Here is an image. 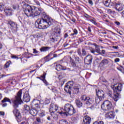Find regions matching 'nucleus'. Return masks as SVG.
Returning a JSON list of instances; mask_svg holds the SVG:
<instances>
[{
	"instance_id": "obj_16",
	"label": "nucleus",
	"mask_w": 124,
	"mask_h": 124,
	"mask_svg": "<svg viewBox=\"0 0 124 124\" xmlns=\"http://www.w3.org/2000/svg\"><path fill=\"white\" fill-rule=\"evenodd\" d=\"M115 9L119 12L122 11V10L124 9V5L120 2L116 3L115 5Z\"/></svg>"
},
{
	"instance_id": "obj_53",
	"label": "nucleus",
	"mask_w": 124,
	"mask_h": 124,
	"mask_svg": "<svg viewBox=\"0 0 124 124\" xmlns=\"http://www.w3.org/2000/svg\"><path fill=\"white\" fill-rule=\"evenodd\" d=\"M115 24H116V25L117 26H120L121 25V23L118 21H115Z\"/></svg>"
},
{
	"instance_id": "obj_26",
	"label": "nucleus",
	"mask_w": 124,
	"mask_h": 124,
	"mask_svg": "<svg viewBox=\"0 0 124 124\" xmlns=\"http://www.w3.org/2000/svg\"><path fill=\"white\" fill-rule=\"evenodd\" d=\"M76 103L78 108H81V107L83 106V103H82V102H81V101L79 100H76Z\"/></svg>"
},
{
	"instance_id": "obj_38",
	"label": "nucleus",
	"mask_w": 124,
	"mask_h": 124,
	"mask_svg": "<svg viewBox=\"0 0 124 124\" xmlns=\"http://www.w3.org/2000/svg\"><path fill=\"white\" fill-rule=\"evenodd\" d=\"M75 58L76 60V62L78 63H80V62H81V59H80V58L78 57H75Z\"/></svg>"
},
{
	"instance_id": "obj_5",
	"label": "nucleus",
	"mask_w": 124,
	"mask_h": 124,
	"mask_svg": "<svg viewBox=\"0 0 124 124\" xmlns=\"http://www.w3.org/2000/svg\"><path fill=\"white\" fill-rule=\"evenodd\" d=\"M33 106H35V108H31L30 110V114L32 116H36L37 113H38V110L37 109H40V101L38 100L33 99L32 102Z\"/></svg>"
},
{
	"instance_id": "obj_32",
	"label": "nucleus",
	"mask_w": 124,
	"mask_h": 124,
	"mask_svg": "<svg viewBox=\"0 0 124 124\" xmlns=\"http://www.w3.org/2000/svg\"><path fill=\"white\" fill-rule=\"evenodd\" d=\"M89 21L93 23V24H94V25H97V23H96V20H95V18H93L92 19H90Z\"/></svg>"
},
{
	"instance_id": "obj_29",
	"label": "nucleus",
	"mask_w": 124,
	"mask_h": 124,
	"mask_svg": "<svg viewBox=\"0 0 124 124\" xmlns=\"http://www.w3.org/2000/svg\"><path fill=\"white\" fill-rule=\"evenodd\" d=\"M95 51L96 53L98 54H101V52L100 51V48H99V46L97 45H95Z\"/></svg>"
},
{
	"instance_id": "obj_62",
	"label": "nucleus",
	"mask_w": 124,
	"mask_h": 124,
	"mask_svg": "<svg viewBox=\"0 0 124 124\" xmlns=\"http://www.w3.org/2000/svg\"><path fill=\"white\" fill-rule=\"evenodd\" d=\"M0 115L1 116H4V112H3L2 111H0Z\"/></svg>"
},
{
	"instance_id": "obj_15",
	"label": "nucleus",
	"mask_w": 124,
	"mask_h": 124,
	"mask_svg": "<svg viewBox=\"0 0 124 124\" xmlns=\"http://www.w3.org/2000/svg\"><path fill=\"white\" fill-rule=\"evenodd\" d=\"M78 54L80 57H84L87 55V51H86L85 48H82L81 51V49L78 48Z\"/></svg>"
},
{
	"instance_id": "obj_33",
	"label": "nucleus",
	"mask_w": 124,
	"mask_h": 124,
	"mask_svg": "<svg viewBox=\"0 0 124 124\" xmlns=\"http://www.w3.org/2000/svg\"><path fill=\"white\" fill-rule=\"evenodd\" d=\"M51 116L55 120H57L58 119V115H57V113H52Z\"/></svg>"
},
{
	"instance_id": "obj_47",
	"label": "nucleus",
	"mask_w": 124,
	"mask_h": 124,
	"mask_svg": "<svg viewBox=\"0 0 124 124\" xmlns=\"http://www.w3.org/2000/svg\"><path fill=\"white\" fill-rule=\"evenodd\" d=\"M105 50H102V51L101 52V54H100V55H102L103 56H104V55H105Z\"/></svg>"
},
{
	"instance_id": "obj_30",
	"label": "nucleus",
	"mask_w": 124,
	"mask_h": 124,
	"mask_svg": "<svg viewBox=\"0 0 124 124\" xmlns=\"http://www.w3.org/2000/svg\"><path fill=\"white\" fill-rule=\"evenodd\" d=\"M73 32V33L71 34V36H76V35L78 34V31L76 29H74Z\"/></svg>"
},
{
	"instance_id": "obj_49",
	"label": "nucleus",
	"mask_w": 124,
	"mask_h": 124,
	"mask_svg": "<svg viewBox=\"0 0 124 124\" xmlns=\"http://www.w3.org/2000/svg\"><path fill=\"white\" fill-rule=\"evenodd\" d=\"M120 62V59L119 58H116L114 60V62Z\"/></svg>"
},
{
	"instance_id": "obj_7",
	"label": "nucleus",
	"mask_w": 124,
	"mask_h": 124,
	"mask_svg": "<svg viewBox=\"0 0 124 124\" xmlns=\"http://www.w3.org/2000/svg\"><path fill=\"white\" fill-rule=\"evenodd\" d=\"M101 108H105V110L107 111L113 109V105L109 101H105L101 105Z\"/></svg>"
},
{
	"instance_id": "obj_28",
	"label": "nucleus",
	"mask_w": 124,
	"mask_h": 124,
	"mask_svg": "<svg viewBox=\"0 0 124 124\" xmlns=\"http://www.w3.org/2000/svg\"><path fill=\"white\" fill-rule=\"evenodd\" d=\"M101 63H102L103 65H106V64H108V63H109V61L107 59H104L101 62Z\"/></svg>"
},
{
	"instance_id": "obj_34",
	"label": "nucleus",
	"mask_w": 124,
	"mask_h": 124,
	"mask_svg": "<svg viewBox=\"0 0 124 124\" xmlns=\"http://www.w3.org/2000/svg\"><path fill=\"white\" fill-rule=\"evenodd\" d=\"M44 117H45V113L44 112H41L39 114V118L44 119Z\"/></svg>"
},
{
	"instance_id": "obj_19",
	"label": "nucleus",
	"mask_w": 124,
	"mask_h": 124,
	"mask_svg": "<svg viewBox=\"0 0 124 124\" xmlns=\"http://www.w3.org/2000/svg\"><path fill=\"white\" fill-rule=\"evenodd\" d=\"M45 122L44 118H41L40 117H36V122L34 123V124H42V123Z\"/></svg>"
},
{
	"instance_id": "obj_36",
	"label": "nucleus",
	"mask_w": 124,
	"mask_h": 124,
	"mask_svg": "<svg viewBox=\"0 0 124 124\" xmlns=\"http://www.w3.org/2000/svg\"><path fill=\"white\" fill-rule=\"evenodd\" d=\"M10 62H11L10 61H9L5 63L4 66L6 68H7V67H9V65H10Z\"/></svg>"
},
{
	"instance_id": "obj_20",
	"label": "nucleus",
	"mask_w": 124,
	"mask_h": 124,
	"mask_svg": "<svg viewBox=\"0 0 124 124\" xmlns=\"http://www.w3.org/2000/svg\"><path fill=\"white\" fill-rule=\"evenodd\" d=\"M4 12L7 16L12 15V10L10 8H5Z\"/></svg>"
},
{
	"instance_id": "obj_54",
	"label": "nucleus",
	"mask_w": 124,
	"mask_h": 124,
	"mask_svg": "<svg viewBox=\"0 0 124 124\" xmlns=\"http://www.w3.org/2000/svg\"><path fill=\"white\" fill-rule=\"evenodd\" d=\"M78 42H80L81 43V42H83V39L82 38H79L78 40Z\"/></svg>"
},
{
	"instance_id": "obj_50",
	"label": "nucleus",
	"mask_w": 124,
	"mask_h": 124,
	"mask_svg": "<svg viewBox=\"0 0 124 124\" xmlns=\"http://www.w3.org/2000/svg\"><path fill=\"white\" fill-rule=\"evenodd\" d=\"M42 80L43 82L45 84H46V85H47V81L46 80V79H45V78L43 79H42Z\"/></svg>"
},
{
	"instance_id": "obj_60",
	"label": "nucleus",
	"mask_w": 124,
	"mask_h": 124,
	"mask_svg": "<svg viewBox=\"0 0 124 124\" xmlns=\"http://www.w3.org/2000/svg\"><path fill=\"white\" fill-rule=\"evenodd\" d=\"M88 31H89V32H92V29H91V27H88Z\"/></svg>"
},
{
	"instance_id": "obj_22",
	"label": "nucleus",
	"mask_w": 124,
	"mask_h": 124,
	"mask_svg": "<svg viewBox=\"0 0 124 124\" xmlns=\"http://www.w3.org/2000/svg\"><path fill=\"white\" fill-rule=\"evenodd\" d=\"M51 49V47L49 46H43L40 49V51L41 52H47V51H49Z\"/></svg>"
},
{
	"instance_id": "obj_23",
	"label": "nucleus",
	"mask_w": 124,
	"mask_h": 124,
	"mask_svg": "<svg viewBox=\"0 0 124 124\" xmlns=\"http://www.w3.org/2000/svg\"><path fill=\"white\" fill-rule=\"evenodd\" d=\"M1 102H2V103H4V102H9V103L11 104H13L12 103V99L11 100H10V99L7 98V97H5L2 101Z\"/></svg>"
},
{
	"instance_id": "obj_40",
	"label": "nucleus",
	"mask_w": 124,
	"mask_h": 124,
	"mask_svg": "<svg viewBox=\"0 0 124 124\" xmlns=\"http://www.w3.org/2000/svg\"><path fill=\"white\" fill-rule=\"evenodd\" d=\"M93 124H104V122L102 121H100L99 122L95 121L94 122Z\"/></svg>"
},
{
	"instance_id": "obj_12",
	"label": "nucleus",
	"mask_w": 124,
	"mask_h": 124,
	"mask_svg": "<svg viewBox=\"0 0 124 124\" xmlns=\"http://www.w3.org/2000/svg\"><path fill=\"white\" fill-rule=\"evenodd\" d=\"M23 100L24 102H30V100H31V96H30L29 92H25L23 95Z\"/></svg>"
},
{
	"instance_id": "obj_3",
	"label": "nucleus",
	"mask_w": 124,
	"mask_h": 124,
	"mask_svg": "<svg viewBox=\"0 0 124 124\" xmlns=\"http://www.w3.org/2000/svg\"><path fill=\"white\" fill-rule=\"evenodd\" d=\"M60 115H64L65 114H68L69 116H72L74 114L76 113V110L73 105L70 104H66L64 106V108L61 109V111H57Z\"/></svg>"
},
{
	"instance_id": "obj_41",
	"label": "nucleus",
	"mask_w": 124,
	"mask_h": 124,
	"mask_svg": "<svg viewBox=\"0 0 124 124\" xmlns=\"http://www.w3.org/2000/svg\"><path fill=\"white\" fill-rule=\"evenodd\" d=\"M51 90L52 92H53V93H57L58 92V89H56V88H55V87L51 88Z\"/></svg>"
},
{
	"instance_id": "obj_45",
	"label": "nucleus",
	"mask_w": 124,
	"mask_h": 124,
	"mask_svg": "<svg viewBox=\"0 0 124 124\" xmlns=\"http://www.w3.org/2000/svg\"><path fill=\"white\" fill-rule=\"evenodd\" d=\"M46 76V73H45L43 74V75L41 77V78H42V80L43 79H45Z\"/></svg>"
},
{
	"instance_id": "obj_39",
	"label": "nucleus",
	"mask_w": 124,
	"mask_h": 124,
	"mask_svg": "<svg viewBox=\"0 0 124 124\" xmlns=\"http://www.w3.org/2000/svg\"><path fill=\"white\" fill-rule=\"evenodd\" d=\"M104 5L107 7H108L109 5H110V3H109V0H106L104 3Z\"/></svg>"
},
{
	"instance_id": "obj_24",
	"label": "nucleus",
	"mask_w": 124,
	"mask_h": 124,
	"mask_svg": "<svg viewBox=\"0 0 124 124\" xmlns=\"http://www.w3.org/2000/svg\"><path fill=\"white\" fill-rule=\"evenodd\" d=\"M54 34L56 36H60V34H61V29H60V28H55Z\"/></svg>"
},
{
	"instance_id": "obj_43",
	"label": "nucleus",
	"mask_w": 124,
	"mask_h": 124,
	"mask_svg": "<svg viewBox=\"0 0 124 124\" xmlns=\"http://www.w3.org/2000/svg\"><path fill=\"white\" fill-rule=\"evenodd\" d=\"M50 100H49L48 99H46L45 101V103L46 105L49 104V103H50Z\"/></svg>"
},
{
	"instance_id": "obj_2",
	"label": "nucleus",
	"mask_w": 124,
	"mask_h": 124,
	"mask_svg": "<svg viewBox=\"0 0 124 124\" xmlns=\"http://www.w3.org/2000/svg\"><path fill=\"white\" fill-rule=\"evenodd\" d=\"M22 90H20L18 92L14 98H12V101L13 107L15 109L13 110V113L16 116V120L17 122H20L22 120V116H21V113L20 111L16 108H18L19 105L24 103L23 100H22Z\"/></svg>"
},
{
	"instance_id": "obj_42",
	"label": "nucleus",
	"mask_w": 124,
	"mask_h": 124,
	"mask_svg": "<svg viewBox=\"0 0 124 124\" xmlns=\"http://www.w3.org/2000/svg\"><path fill=\"white\" fill-rule=\"evenodd\" d=\"M12 59H15L16 60H18L19 58L18 57V56H17V55H13L11 56Z\"/></svg>"
},
{
	"instance_id": "obj_9",
	"label": "nucleus",
	"mask_w": 124,
	"mask_h": 124,
	"mask_svg": "<svg viewBox=\"0 0 124 124\" xmlns=\"http://www.w3.org/2000/svg\"><path fill=\"white\" fill-rule=\"evenodd\" d=\"M8 24L10 26L11 29L13 32L17 31V29L18 28L17 27V23L13 21L10 20L8 21Z\"/></svg>"
},
{
	"instance_id": "obj_14",
	"label": "nucleus",
	"mask_w": 124,
	"mask_h": 124,
	"mask_svg": "<svg viewBox=\"0 0 124 124\" xmlns=\"http://www.w3.org/2000/svg\"><path fill=\"white\" fill-rule=\"evenodd\" d=\"M55 69L57 70V71H61V70H70V69L66 68V67L64 66H62L61 64L56 65Z\"/></svg>"
},
{
	"instance_id": "obj_25",
	"label": "nucleus",
	"mask_w": 124,
	"mask_h": 124,
	"mask_svg": "<svg viewBox=\"0 0 124 124\" xmlns=\"http://www.w3.org/2000/svg\"><path fill=\"white\" fill-rule=\"evenodd\" d=\"M73 93L74 94H78L79 93V88L76 86L73 87Z\"/></svg>"
},
{
	"instance_id": "obj_57",
	"label": "nucleus",
	"mask_w": 124,
	"mask_h": 124,
	"mask_svg": "<svg viewBox=\"0 0 124 124\" xmlns=\"http://www.w3.org/2000/svg\"><path fill=\"white\" fill-rule=\"evenodd\" d=\"M112 48L113 49H119V46H113Z\"/></svg>"
},
{
	"instance_id": "obj_44",
	"label": "nucleus",
	"mask_w": 124,
	"mask_h": 124,
	"mask_svg": "<svg viewBox=\"0 0 124 124\" xmlns=\"http://www.w3.org/2000/svg\"><path fill=\"white\" fill-rule=\"evenodd\" d=\"M34 2L37 5H40V3H39V1H38L37 0H34Z\"/></svg>"
},
{
	"instance_id": "obj_56",
	"label": "nucleus",
	"mask_w": 124,
	"mask_h": 124,
	"mask_svg": "<svg viewBox=\"0 0 124 124\" xmlns=\"http://www.w3.org/2000/svg\"><path fill=\"white\" fill-rule=\"evenodd\" d=\"M64 38H66L67 37H68V34H67V33H65L64 35Z\"/></svg>"
},
{
	"instance_id": "obj_18",
	"label": "nucleus",
	"mask_w": 124,
	"mask_h": 124,
	"mask_svg": "<svg viewBox=\"0 0 124 124\" xmlns=\"http://www.w3.org/2000/svg\"><path fill=\"white\" fill-rule=\"evenodd\" d=\"M92 122V119L90 117H85L83 118L82 124H90Z\"/></svg>"
},
{
	"instance_id": "obj_21",
	"label": "nucleus",
	"mask_w": 124,
	"mask_h": 124,
	"mask_svg": "<svg viewBox=\"0 0 124 124\" xmlns=\"http://www.w3.org/2000/svg\"><path fill=\"white\" fill-rule=\"evenodd\" d=\"M70 62L73 67H77V63L75 62L73 58L70 57Z\"/></svg>"
},
{
	"instance_id": "obj_4",
	"label": "nucleus",
	"mask_w": 124,
	"mask_h": 124,
	"mask_svg": "<svg viewBox=\"0 0 124 124\" xmlns=\"http://www.w3.org/2000/svg\"><path fill=\"white\" fill-rule=\"evenodd\" d=\"M111 88L114 91V95L113 98L115 101H118V99L120 97V93L122 92V89H123V84L119 83L117 85H114L111 86Z\"/></svg>"
},
{
	"instance_id": "obj_48",
	"label": "nucleus",
	"mask_w": 124,
	"mask_h": 124,
	"mask_svg": "<svg viewBox=\"0 0 124 124\" xmlns=\"http://www.w3.org/2000/svg\"><path fill=\"white\" fill-rule=\"evenodd\" d=\"M108 94L110 97H112L113 96H112V92H111V91H109L108 93Z\"/></svg>"
},
{
	"instance_id": "obj_17",
	"label": "nucleus",
	"mask_w": 124,
	"mask_h": 124,
	"mask_svg": "<svg viewBox=\"0 0 124 124\" xmlns=\"http://www.w3.org/2000/svg\"><path fill=\"white\" fill-rule=\"evenodd\" d=\"M96 94L97 96H99L101 97V98H103V96H104V92L99 89H96Z\"/></svg>"
},
{
	"instance_id": "obj_35",
	"label": "nucleus",
	"mask_w": 124,
	"mask_h": 124,
	"mask_svg": "<svg viewBox=\"0 0 124 124\" xmlns=\"http://www.w3.org/2000/svg\"><path fill=\"white\" fill-rule=\"evenodd\" d=\"M24 108L25 109V110H26V111H31V109L30 106L27 105H24Z\"/></svg>"
},
{
	"instance_id": "obj_11",
	"label": "nucleus",
	"mask_w": 124,
	"mask_h": 124,
	"mask_svg": "<svg viewBox=\"0 0 124 124\" xmlns=\"http://www.w3.org/2000/svg\"><path fill=\"white\" fill-rule=\"evenodd\" d=\"M93 56L91 54H88L84 58V62H86V64H91L93 62Z\"/></svg>"
},
{
	"instance_id": "obj_37",
	"label": "nucleus",
	"mask_w": 124,
	"mask_h": 124,
	"mask_svg": "<svg viewBox=\"0 0 124 124\" xmlns=\"http://www.w3.org/2000/svg\"><path fill=\"white\" fill-rule=\"evenodd\" d=\"M4 8V5H3V3H0V11H2Z\"/></svg>"
},
{
	"instance_id": "obj_52",
	"label": "nucleus",
	"mask_w": 124,
	"mask_h": 124,
	"mask_svg": "<svg viewBox=\"0 0 124 124\" xmlns=\"http://www.w3.org/2000/svg\"><path fill=\"white\" fill-rule=\"evenodd\" d=\"M88 2L90 4H91V5H93V1H92V0H89Z\"/></svg>"
},
{
	"instance_id": "obj_6",
	"label": "nucleus",
	"mask_w": 124,
	"mask_h": 124,
	"mask_svg": "<svg viewBox=\"0 0 124 124\" xmlns=\"http://www.w3.org/2000/svg\"><path fill=\"white\" fill-rule=\"evenodd\" d=\"M81 101L82 102H85V104L87 105L89 108H91L93 104V102L94 101V98L88 97L86 95H83L80 97Z\"/></svg>"
},
{
	"instance_id": "obj_1",
	"label": "nucleus",
	"mask_w": 124,
	"mask_h": 124,
	"mask_svg": "<svg viewBox=\"0 0 124 124\" xmlns=\"http://www.w3.org/2000/svg\"><path fill=\"white\" fill-rule=\"evenodd\" d=\"M24 12L27 17H36L41 15V18H38L35 23L36 28L40 30H45L50 26L53 25L55 20L47 15L42 8H37L31 6L28 4H24Z\"/></svg>"
},
{
	"instance_id": "obj_55",
	"label": "nucleus",
	"mask_w": 124,
	"mask_h": 124,
	"mask_svg": "<svg viewBox=\"0 0 124 124\" xmlns=\"http://www.w3.org/2000/svg\"><path fill=\"white\" fill-rule=\"evenodd\" d=\"M91 53H92V54H93V55H96V54H95V52H96L95 50H91Z\"/></svg>"
},
{
	"instance_id": "obj_61",
	"label": "nucleus",
	"mask_w": 124,
	"mask_h": 124,
	"mask_svg": "<svg viewBox=\"0 0 124 124\" xmlns=\"http://www.w3.org/2000/svg\"><path fill=\"white\" fill-rule=\"evenodd\" d=\"M50 41H51V42H55V39L54 38H50Z\"/></svg>"
},
{
	"instance_id": "obj_31",
	"label": "nucleus",
	"mask_w": 124,
	"mask_h": 124,
	"mask_svg": "<svg viewBox=\"0 0 124 124\" xmlns=\"http://www.w3.org/2000/svg\"><path fill=\"white\" fill-rule=\"evenodd\" d=\"M59 123H60V124H68L67 121H66V120H65L64 119L60 120L59 121Z\"/></svg>"
},
{
	"instance_id": "obj_13",
	"label": "nucleus",
	"mask_w": 124,
	"mask_h": 124,
	"mask_svg": "<svg viewBox=\"0 0 124 124\" xmlns=\"http://www.w3.org/2000/svg\"><path fill=\"white\" fill-rule=\"evenodd\" d=\"M115 116H116L115 114V112L113 111H110L106 114V118L110 120H114L115 118Z\"/></svg>"
},
{
	"instance_id": "obj_63",
	"label": "nucleus",
	"mask_w": 124,
	"mask_h": 124,
	"mask_svg": "<svg viewBox=\"0 0 124 124\" xmlns=\"http://www.w3.org/2000/svg\"><path fill=\"white\" fill-rule=\"evenodd\" d=\"M5 76L4 75H0V78H2L3 77H4Z\"/></svg>"
},
{
	"instance_id": "obj_51",
	"label": "nucleus",
	"mask_w": 124,
	"mask_h": 124,
	"mask_svg": "<svg viewBox=\"0 0 124 124\" xmlns=\"http://www.w3.org/2000/svg\"><path fill=\"white\" fill-rule=\"evenodd\" d=\"M84 16L86 17V18H91V16H89L88 14H86L85 15H84Z\"/></svg>"
},
{
	"instance_id": "obj_10",
	"label": "nucleus",
	"mask_w": 124,
	"mask_h": 124,
	"mask_svg": "<svg viewBox=\"0 0 124 124\" xmlns=\"http://www.w3.org/2000/svg\"><path fill=\"white\" fill-rule=\"evenodd\" d=\"M58 109H59V107L57 105H55L54 104H50L49 106V112L52 114V113H56L57 111H58Z\"/></svg>"
},
{
	"instance_id": "obj_59",
	"label": "nucleus",
	"mask_w": 124,
	"mask_h": 124,
	"mask_svg": "<svg viewBox=\"0 0 124 124\" xmlns=\"http://www.w3.org/2000/svg\"><path fill=\"white\" fill-rule=\"evenodd\" d=\"M2 107H6L7 106V104L6 103H4L2 105Z\"/></svg>"
},
{
	"instance_id": "obj_64",
	"label": "nucleus",
	"mask_w": 124,
	"mask_h": 124,
	"mask_svg": "<svg viewBox=\"0 0 124 124\" xmlns=\"http://www.w3.org/2000/svg\"><path fill=\"white\" fill-rule=\"evenodd\" d=\"M108 12L109 13H112V11L111 10V9H108Z\"/></svg>"
},
{
	"instance_id": "obj_46",
	"label": "nucleus",
	"mask_w": 124,
	"mask_h": 124,
	"mask_svg": "<svg viewBox=\"0 0 124 124\" xmlns=\"http://www.w3.org/2000/svg\"><path fill=\"white\" fill-rule=\"evenodd\" d=\"M33 54H38L39 53V51H37L35 48H33Z\"/></svg>"
},
{
	"instance_id": "obj_8",
	"label": "nucleus",
	"mask_w": 124,
	"mask_h": 124,
	"mask_svg": "<svg viewBox=\"0 0 124 124\" xmlns=\"http://www.w3.org/2000/svg\"><path fill=\"white\" fill-rule=\"evenodd\" d=\"M73 86H74V82L73 81H69L65 86L64 91L66 93H69L70 95H71V89Z\"/></svg>"
},
{
	"instance_id": "obj_58",
	"label": "nucleus",
	"mask_w": 124,
	"mask_h": 124,
	"mask_svg": "<svg viewBox=\"0 0 124 124\" xmlns=\"http://www.w3.org/2000/svg\"><path fill=\"white\" fill-rule=\"evenodd\" d=\"M102 57H101V56H99L97 58V60H98V61H100V60H102Z\"/></svg>"
},
{
	"instance_id": "obj_27",
	"label": "nucleus",
	"mask_w": 124,
	"mask_h": 124,
	"mask_svg": "<svg viewBox=\"0 0 124 124\" xmlns=\"http://www.w3.org/2000/svg\"><path fill=\"white\" fill-rule=\"evenodd\" d=\"M102 98H101L100 97H99L98 96H96L95 97V100L96 103H97V104H98V103H99V102H100V101L102 100Z\"/></svg>"
}]
</instances>
